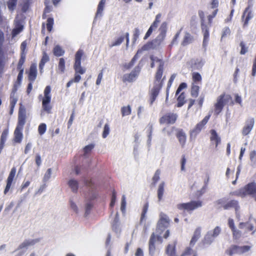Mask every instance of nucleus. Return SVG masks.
Returning a JSON list of instances; mask_svg holds the SVG:
<instances>
[{
	"instance_id": "obj_16",
	"label": "nucleus",
	"mask_w": 256,
	"mask_h": 256,
	"mask_svg": "<svg viewBox=\"0 0 256 256\" xmlns=\"http://www.w3.org/2000/svg\"><path fill=\"white\" fill-rule=\"evenodd\" d=\"M254 15L251 10L250 6H248L244 10L242 16V20L243 22L242 27L246 28L249 21L253 18Z\"/></svg>"
},
{
	"instance_id": "obj_23",
	"label": "nucleus",
	"mask_w": 256,
	"mask_h": 256,
	"mask_svg": "<svg viewBox=\"0 0 256 256\" xmlns=\"http://www.w3.org/2000/svg\"><path fill=\"white\" fill-rule=\"evenodd\" d=\"M37 69L35 64H31L28 74V80L30 82H34L36 78Z\"/></svg>"
},
{
	"instance_id": "obj_41",
	"label": "nucleus",
	"mask_w": 256,
	"mask_h": 256,
	"mask_svg": "<svg viewBox=\"0 0 256 256\" xmlns=\"http://www.w3.org/2000/svg\"><path fill=\"white\" fill-rule=\"evenodd\" d=\"M193 38L192 36L188 32L186 33L183 40L182 42V44L183 46H186L188 45V44L191 43L192 41Z\"/></svg>"
},
{
	"instance_id": "obj_35",
	"label": "nucleus",
	"mask_w": 256,
	"mask_h": 256,
	"mask_svg": "<svg viewBox=\"0 0 256 256\" xmlns=\"http://www.w3.org/2000/svg\"><path fill=\"white\" fill-rule=\"evenodd\" d=\"M106 2V0H100L98 6L96 14V18H98V16H102Z\"/></svg>"
},
{
	"instance_id": "obj_27",
	"label": "nucleus",
	"mask_w": 256,
	"mask_h": 256,
	"mask_svg": "<svg viewBox=\"0 0 256 256\" xmlns=\"http://www.w3.org/2000/svg\"><path fill=\"white\" fill-rule=\"evenodd\" d=\"M138 74V73L136 71H132L130 74H125L122 76V81L124 82H132L136 80Z\"/></svg>"
},
{
	"instance_id": "obj_9",
	"label": "nucleus",
	"mask_w": 256,
	"mask_h": 256,
	"mask_svg": "<svg viewBox=\"0 0 256 256\" xmlns=\"http://www.w3.org/2000/svg\"><path fill=\"white\" fill-rule=\"evenodd\" d=\"M202 204V202L201 200H192L188 202L178 204L176 207L180 210H184L190 212L201 207Z\"/></svg>"
},
{
	"instance_id": "obj_50",
	"label": "nucleus",
	"mask_w": 256,
	"mask_h": 256,
	"mask_svg": "<svg viewBox=\"0 0 256 256\" xmlns=\"http://www.w3.org/2000/svg\"><path fill=\"white\" fill-rule=\"evenodd\" d=\"M23 30V26L21 24H18L14 28L12 32L13 36H14L20 33Z\"/></svg>"
},
{
	"instance_id": "obj_7",
	"label": "nucleus",
	"mask_w": 256,
	"mask_h": 256,
	"mask_svg": "<svg viewBox=\"0 0 256 256\" xmlns=\"http://www.w3.org/2000/svg\"><path fill=\"white\" fill-rule=\"evenodd\" d=\"M51 88L50 86H47L44 92V96L40 95L38 98H41L42 110L47 114L52 113V106L51 104Z\"/></svg>"
},
{
	"instance_id": "obj_51",
	"label": "nucleus",
	"mask_w": 256,
	"mask_h": 256,
	"mask_svg": "<svg viewBox=\"0 0 256 256\" xmlns=\"http://www.w3.org/2000/svg\"><path fill=\"white\" fill-rule=\"evenodd\" d=\"M232 233L233 238L235 240L239 239L242 236V232L240 230L234 228L231 230Z\"/></svg>"
},
{
	"instance_id": "obj_26",
	"label": "nucleus",
	"mask_w": 256,
	"mask_h": 256,
	"mask_svg": "<svg viewBox=\"0 0 256 256\" xmlns=\"http://www.w3.org/2000/svg\"><path fill=\"white\" fill-rule=\"evenodd\" d=\"M165 252L167 256H178L176 254V244H168L166 248Z\"/></svg>"
},
{
	"instance_id": "obj_20",
	"label": "nucleus",
	"mask_w": 256,
	"mask_h": 256,
	"mask_svg": "<svg viewBox=\"0 0 256 256\" xmlns=\"http://www.w3.org/2000/svg\"><path fill=\"white\" fill-rule=\"evenodd\" d=\"M161 17L162 14L160 13L156 15L154 20L151 24L150 26L148 28L144 36V40H146L151 35L153 30L156 29L158 28V25L160 22Z\"/></svg>"
},
{
	"instance_id": "obj_10",
	"label": "nucleus",
	"mask_w": 256,
	"mask_h": 256,
	"mask_svg": "<svg viewBox=\"0 0 256 256\" xmlns=\"http://www.w3.org/2000/svg\"><path fill=\"white\" fill-rule=\"evenodd\" d=\"M250 246H238L235 244L230 246L225 252L226 254L229 256H232L234 254H240L249 251Z\"/></svg>"
},
{
	"instance_id": "obj_49",
	"label": "nucleus",
	"mask_w": 256,
	"mask_h": 256,
	"mask_svg": "<svg viewBox=\"0 0 256 256\" xmlns=\"http://www.w3.org/2000/svg\"><path fill=\"white\" fill-rule=\"evenodd\" d=\"M54 24V18H48L46 20V28L48 32H50L52 29L53 25Z\"/></svg>"
},
{
	"instance_id": "obj_18",
	"label": "nucleus",
	"mask_w": 256,
	"mask_h": 256,
	"mask_svg": "<svg viewBox=\"0 0 256 256\" xmlns=\"http://www.w3.org/2000/svg\"><path fill=\"white\" fill-rule=\"evenodd\" d=\"M254 122L255 120L254 118H250L246 120L245 124L242 130V134L244 136H246L250 134L254 128Z\"/></svg>"
},
{
	"instance_id": "obj_56",
	"label": "nucleus",
	"mask_w": 256,
	"mask_h": 256,
	"mask_svg": "<svg viewBox=\"0 0 256 256\" xmlns=\"http://www.w3.org/2000/svg\"><path fill=\"white\" fill-rule=\"evenodd\" d=\"M218 12V9L216 8L213 12L212 13V14H210V15L208 16V25L209 27L211 26V24H212V19H213V18H214L216 16Z\"/></svg>"
},
{
	"instance_id": "obj_44",
	"label": "nucleus",
	"mask_w": 256,
	"mask_h": 256,
	"mask_svg": "<svg viewBox=\"0 0 256 256\" xmlns=\"http://www.w3.org/2000/svg\"><path fill=\"white\" fill-rule=\"evenodd\" d=\"M131 112L132 110L130 106H124L121 108V112L122 116L130 115Z\"/></svg>"
},
{
	"instance_id": "obj_48",
	"label": "nucleus",
	"mask_w": 256,
	"mask_h": 256,
	"mask_svg": "<svg viewBox=\"0 0 256 256\" xmlns=\"http://www.w3.org/2000/svg\"><path fill=\"white\" fill-rule=\"evenodd\" d=\"M94 144H90L84 146L83 149L84 150V156H87V154H90L92 150L94 148Z\"/></svg>"
},
{
	"instance_id": "obj_43",
	"label": "nucleus",
	"mask_w": 256,
	"mask_h": 256,
	"mask_svg": "<svg viewBox=\"0 0 256 256\" xmlns=\"http://www.w3.org/2000/svg\"><path fill=\"white\" fill-rule=\"evenodd\" d=\"M66 62L64 58H62L59 59L58 64V70L60 73H64L65 71Z\"/></svg>"
},
{
	"instance_id": "obj_5",
	"label": "nucleus",
	"mask_w": 256,
	"mask_h": 256,
	"mask_svg": "<svg viewBox=\"0 0 256 256\" xmlns=\"http://www.w3.org/2000/svg\"><path fill=\"white\" fill-rule=\"evenodd\" d=\"M230 196L244 198L247 196H252L256 202V182H250L243 188L230 192Z\"/></svg>"
},
{
	"instance_id": "obj_63",
	"label": "nucleus",
	"mask_w": 256,
	"mask_h": 256,
	"mask_svg": "<svg viewBox=\"0 0 256 256\" xmlns=\"http://www.w3.org/2000/svg\"><path fill=\"white\" fill-rule=\"evenodd\" d=\"M251 75L253 77L255 76L256 75V55L252 62Z\"/></svg>"
},
{
	"instance_id": "obj_55",
	"label": "nucleus",
	"mask_w": 256,
	"mask_h": 256,
	"mask_svg": "<svg viewBox=\"0 0 256 256\" xmlns=\"http://www.w3.org/2000/svg\"><path fill=\"white\" fill-rule=\"evenodd\" d=\"M220 231L221 230L219 226H216L212 232H208L210 233L211 236H212L214 240V238L219 235Z\"/></svg>"
},
{
	"instance_id": "obj_45",
	"label": "nucleus",
	"mask_w": 256,
	"mask_h": 256,
	"mask_svg": "<svg viewBox=\"0 0 256 256\" xmlns=\"http://www.w3.org/2000/svg\"><path fill=\"white\" fill-rule=\"evenodd\" d=\"M44 4L46 7L42 15V18L43 19H46V14L50 12L52 10V6L48 5V2H47L46 0H45Z\"/></svg>"
},
{
	"instance_id": "obj_58",
	"label": "nucleus",
	"mask_w": 256,
	"mask_h": 256,
	"mask_svg": "<svg viewBox=\"0 0 256 256\" xmlns=\"http://www.w3.org/2000/svg\"><path fill=\"white\" fill-rule=\"evenodd\" d=\"M230 30L228 27L226 26L222 30L221 40L230 35Z\"/></svg>"
},
{
	"instance_id": "obj_57",
	"label": "nucleus",
	"mask_w": 256,
	"mask_h": 256,
	"mask_svg": "<svg viewBox=\"0 0 256 256\" xmlns=\"http://www.w3.org/2000/svg\"><path fill=\"white\" fill-rule=\"evenodd\" d=\"M23 73H24V70H19V73L18 74V77H17V80L16 83L14 84V85H16V88H17L18 86H19L20 85L22 80L23 77Z\"/></svg>"
},
{
	"instance_id": "obj_60",
	"label": "nucleus",
	"mask_w": 256,
	"mask_h": 256,
	"mask_svg": "<svg viewBox=\"0 0 256 256\" xmlns=\"http://www.w3.org/2000/svg\"><path fill=\"white\" fill-rule=\"evenodd\" d=\"M109 133H110L109 126L108 124H106L104 126V130H103V132H102V138H106L107 136L108 135Z\"/></svg>"
},
{
	"instance_id": "obj_15",
	"label": "nucleus",
	"mask_w": 256,
	"mask_h": 256,
	"mask_svg": "<svg viewBox=\"0 0 256 256\" xmlns=\"http://www.w3.org/2000/svg\"><path fill=\"white\" fill-rule=\"evenodd\" d=\"M161 240V237L159 236H156L154 233H152L148 242V254L150 256H154L156 251V246L155 243L156 240Z\"/></svg>"
},
{
	"instance_id": "obj_46",
	"label": "nucleus",
	"mask_w": 256,
	"mask_h": 256,
	"mask_svg": "<svg viewBox=\"0 0 256 256\" xmlns=\"http://www.w3.org/2000/svg\"><path fill=\"white\" fill-rule=\"evenodd\" d=\"M26 56L25 54H20V58L18 62V64L17 66V69L18 70H24L22 68V66L24 65L25 60H26Z\"/></svg>"
},
{
	"instance_id": "obj_47",
	"label": "nucleus",
	"mask_w": 256,
	"mask_h": 256,
	"mask_svg": "<svg viewBox=\"0 0 256 256\" xmlns=\"http://www.w3.org/2000/svg\"><path fill=\"white\" fill-rule=\"evenodd\" d=\"M124 36H121L116 38L114 42L109 45L110 48L120 45L124 40Z\"/></svg>"
},
{
	"instance_id": "obj_4",
	"label": "nucleus",
	"mask_w": 256,
	"mask_h": 256,
	"mask_svg": "<svg viewBox=\"0 0 256 256\" xmlns=\"http://www.w3.org/2000/svg\"><path fill=\"white\" fill-rule=\"evenodd\" d=\"M84 55V50L82 49L78 50L74 56V69L75 72L74 78L69 80L66 84V87H70L74 82H78L81 80L80 74H84L86 69L81 66V60Z\"/></svg>"
},
{
	"instance_id": "obj_42",
	"label": "nucleus",
	"mask_w": 256,
	"mask_h": 256,
	"mask_svg": "<svg viewBox=\"0 0 256 256\" xmlns=\"http://www.w3.org/2000/svg\"><path fill=\"white\" fill-rule=\"evenodd\" d=\"M54 54L56 56H60L64 55V50L60 46H56L53 49Z\"/></svg>"
},
{
	"instance_id": "obj_22",
	"label": "nucleus",
	"mask_w": 256,
	"mask_h": 256,
	"mask_svg": "<svg viewBox=\"0 0 256 256\" xmlns=\"http://www.w3.org/2000/svg\"><path fill=\"white\" fill-rule=\"evenodd\" d=\"M176 136L178 138L182 147L184 148L186 142V136L183 130H178L176 133Z\"/></svg>"
},
{
	"instance_id": "obj_21",
	"label": "nucleus",
	"mask_w": 256,
	"mask_h": 256,
	"mask_svg": "<svg viewBox=\"0 0 256 256\" xmlns=\"http://www.w3.org/2000/svg\"><path fill=\"white\" fill-rule=\"evenodd\" d=\"M214 240L210 233L208 232L202 240L200 244L202 248H205L210 246Z\"/></svg>"
},
{
	"instance_id": "obj_30",
	"label": "nucleus",
	"mask_w": 256,
	"mask_h": 256,
	"mask_svg": "<svg viewBox=\"0 0 256 256\" xmlns=\"http://www.w3.org/2000/svg\"><path fill=\"white\" fill-rule=\"evenodd\" d=\"M39 239L26 240L22 242L18 246V249H22L30 246H33L39 242Z\"/></svg>"
},
{
	"instance_id": "obj_19",
	"label": "nucleus",
	"mask_w": 256,
	"mask_h": 256,
	"mask_svg": "<svg viewBox=\"0 0 256 256\" xmlns=\"http://www.w3.org/2000/svg\"><path fill=\"white\" fill-rule=\"evenodd\" d=\"M16 172V170L15 167H13L12 168L10 172L8 174V176L7 178V180H6V188L4 190V194H6L10 190L12 186V184L13 182V181L14 180V178H15Z\"/></svg>"
},
{
	"instance_id": "obj_29",
	"label": "nucleus",
	"mask_w": 256,
	"mask_h": 256,
	"mask_svg": "<svg viewBox=\"0 0 256 256\" xmlns=\"http://www.w3.org/2000/svg\"><path fill=\"white\" fill-rule=\"evenodd\" d=\"M190 246L186 247L183 252H182L180 256H198L197 252L194 251Z\"/></svg>"
},
{
	"instance_id": "obj_2",
	"label": "nucleus",
	"mask_w": 256,
	"mask_h": 256,
	"mask_svg": "<svg viewBox=\"0 0 256 256\" xmlns=\"http://www.w3.org/2000/svg\"><path fill=\"white\" fill-rule=\"evenodd\" d=\"M150 59L152 61L160 63L154 76V86L150 91V104L152 105L158 95L163 85L164 78L162 79V78L164 72V62L162 59L154 56H151Z\"/></svg>"
},
{
	"instance_id": "obj_12",
	"label": "nucleus",
	"mask_w": 256,
	"mask_h": 256,
	"mask_svg": "<svg viewBox=\"0 0 256 256\" xmlns=\"http://www.w3.org/2000/svg\"><path fill=\"white\" fill-rule=\"evenodd\" d=\"M178 118L176 114L174 112H168L164 114L159 120V122L162 124H174Z\"/></svg>"
},
{
	"instance_id": "obj_32",
	"label": "nucleus",
	"mask_w": 256,
	"mask_h": 256,
	"mask_svg": "<svg viewBox=\"0 0 256 256\" xmlns=\"http://www.w3.org/2000/svg\"><path fill=\"white\" fill-rule=\"evenodd\" d=\"M238 228L240 229L246 228V232H249L254 230V226L249 222H241L239 224Z\"/></svg>"
},
{
	"instance_id": "obj_62",
	"label": "nucleus",
	"mask_w": 256,
	"mask_h": 256,
	"mask_svg": "<svg viewBox=\"0 0 256 256\" xmlns=\"http://www.w3.org/2000/svg\"><path fill=\"white\" fill-rule=\"evenodd\" d=\"M26 46H27V42L26 40L22 42V44H20V50H21L20 54H25V55H26Z\"/></svg>"
},
{
	"instance_id": "obj_39",
	"label": "nucleus",
	"mask_w": 256,
	"mask_h": 256,
	"mask_svg": "<svg viewBox=\"0 0 256 256\" xmlns=\"http://www.w3.org/2000/svg\"><path fill=\"white\" fill-rule=\"evenodd\" d=\"M186 94L184 92H182L177 98L178 103L176 104L177 107L180 108L182 106L186 103Z\"/></svg>"
},
{
	"instance_id": "obj_52",
	"label": "nucleus",
	"mask_w": 256,
	"mask_h": 256,
	"mask_svg": "<svg viewBox=\"0 0 256 256\" xmlns=\"http://www.w3.org/2000/svg\"><path fill=\"white\" fill-rule=\"evenodd\" d=\"M160 170H157L154 174V176L152 177V184L154 186H155L156 184L157 183V182L160 180Z\"/></svg>"
},
{
	"instance_id": "obj_61",
	"label": "nucleus",
	"mask_w": 256,
	"mask_h": 256,
	"mask_svg": "<svg viewBox=\"0 0 256 256\" xmlns=\"http://www.w3.org/2000/svg\"><path fill=\"white\" fill-rule=\"evenodd\" d=\"M8 133V130L7 129L4 130L2 132L1 136H0V142L5 143Z\"/></svg>"
},
{
	"instance_id": "obj_34",
	"label": "nucleus",
	"mask_w": 256,
	"mask_h": 256,
	"mask_svg": "<svg viewBox=\"0 0 256 256\" xmlns=\"http://www.w3.org/2000/svg\"><path fill=\"white\" fill-rule=\"evenodd\" d=\"M165 183L162 182L159 184L157 190L158 198V201H160L162 199L164 191Z\"/></svg>"
},
{
	"instance_id": "obj_40",
	"label": "nucleus",
	"mask_w": 256,
	"mask_h": 256,
	"mask_svg": "<svg viewBox=\"0 0 256 256\" xmlns=\"http://www.w3.org/2000/svg\"><path fill=\"white\" fill-rule=\"evenodd\" d=\"M148 206H149V204H148V202H147L144 204V205L142 207L140 218V223H142V221L146 219V214L148 212Z\"/></svg>"
},
{
	"instance_id": "obj_25",
	"label": "nucleus",
	"mask_w": 256,
	"mask_h": 256,
	"mask_svg": "<svg viewBox=\"0 0 256 256\" xmlns=\"http://www.w3.org/2000/svg\"><path fill=\"white\" fill-rule=\"evenodd\" d=\"M200 236L201 228L200 227H198L195 230L194 232V234L190 242V246H194L195 245L196 243L198 240L200 238Z\"/></svg>"
},
{
	"instance_id": "obj_54",
	"label": "nucleus",
	"mask_w": 256,
	"mask_h": 256,
	"mask_svg": "<svg viewBox=\"0 0 256 256\" xmlns=\"http://www.w3.org/2000/svg\"><path fill=\"white\" fill-rule=\"evenodd\" d=\"M226 198H224L217 200L215 202V204L218 206V208H222L224 209V206L226 204Z\"/></svg>"
},
{
	"instance_id": "obj_53",
	"label": "nucleus",
	"mask_w": 256,
	"mask_h": 256,
	"mask_svg": "<svg viewBox=\"0 0 256 256\" xmlns=\"http://www.w3.org/2000/svg\"><path fill=\"white\" fill-rule=\"evenodd\" d=\"M240 46L241 48L240 54L242 55L245 54L248 51V48L246 46L244 42L243 41L240 42Z\"/></svg>"
},
{
	"instance_id": "obj_28",
	"label": "nucleus",
	"mask_w": 256,
	"mask_h": 256,
	"mask_svg": "<svg viewBox=\"0 0 256 256\" xmlns=\"http://www.w3.org/2000/svg\"><path fill=\"white\" fill-rule=\"evenodd\" d=\"M17 90L16 85H14V88H12V92L10 96V106L14 107L17 101L18 98L16 96V92Z\"/></svg>"
},
{
	"instance_id": "obj_3",
	"label": "nucleus",
	"mask_w": 256,
	"mask_h": 256,
	"mask_svg": "<svg viewBox=\"0 0 256 256\" xmlns=\"http://www.w3.org/2000/svg\"><path fill=\"white\" fill-rule=\"evenodd\" d=\"M26 110L25 108L20 104L18 113V122L14 133L12 142L20 144L23 138L22 130L26 122Z\"/></svg>"
},
{
	"instance_id": "obj_31",
	"label": "nucleus",
	"mask_w": 256,
	"mask_h": 256,
	"mask_svg": "<svg viewBox=\"0 0 256 256\" xmlns=\"http://www.w3.org/2000/svg\"><path fill=\"white\" fill-rule=\"evenodd\" d=\"M200 90V86L198 84L192 83L190 88V95L192 97L196 98Z\"/></svg>"
},
{
	"instance_id": "obj_17",
	"label": "nucleus",
	"mask_w": 256,
	"mask_h": 256,
	"mask_svg": "<svg viewBox=\"0 0 256 256\" xmlns=\"http://www.w3.org/2000/svg\"><path fill=\"white\" fill-rule=\"evenodd\" d=\"M231 208H234L235 210L236 214H238L240 210L239 202L237 200H229L228 198H226V204L224 206V210H228Z\"/></svg>"
},
{
	"instance_id": "obj_6",
	"label": "nucleus",
	"mask_w": 256,
	"mask_h": 256,
	"mask_svg": "<svg viewBox=\"0 0 256 256\" xmlns=\"http://www.w3.org/2000/svg\"><path fill=\"white\" fill-rule=\"evenodd\" d=\"M230 104V106H234V103L232 100L230 95L225 92L216 98V102L214 104V113L216 116H218L222 112L224 106Z\"/></svg>"
},
{
	"instance_id": "obj_36",
	"label": "nucleus",
	"mask_w": 256,
	"mask_h": 256,
	"mask_svg": "<svg viewBox=\"0 0 256 256\" xmlns=\"http://www.w3.org/2000/svg\"><path fill=\"white\" fill-rule=\"evenodd\" d=\"M50 60L49 57L46 52H44L42 54V58L39 64V68L42 71L44 67V66L46 62H48Z\"/></svg>"
},
{
	"instance_id": "obj_38",
	"label": "nucleus",
	"mask_w": 256,
	"mask_h": 256,
	"mask_svg": "<svg viewBox=\"0 0 256 256\" xmlns=\"http://www.w3.org/2000/svg\"><path fill=\"white\" fill-rule=\"evenodd\" d=\"M17 3L18 0H8L6 2L8 8L10 12H13L16 8Z\"/></svg>"
},
{
	"instance_id": "obj_33",
	"label": "nucleus",
	"mask_w": 256,
	"mask_h": 256,
	"mask_svg": "<svg viewBox=\"0 0 256 256\" xmlns=\"http://www.w3.org/2000/svg\"><path fill=\"white\" fill-rule=\"evenodd\" d=\"M68 184L72 192L74 193L77 192L78 188V183L76 180L71 179L68 182Z\"/></svg>"
},
{
	"instance_id": "obj_14",
	"label": "nucleus",
	"mask_w": 256,
	"mask_h": 256,
	"mask_svg": "<svg viewBox=\"0 0 256 256\" xmlns=\"http://www.w3.org/2000/svg\"><path fill=\"white\" fill-rule=\"evenodd\" d=\"M210 114L206 116L200 122L198 123L195 127L190 130L191 136H196L204 128L210 118Z\"/></svg>"
},
{
	"instance_id": "obj_8",
	"label": "nucleus",
	"mask_w": 256,
	"mask_h": 256,
	"mask_svg": "<svg viewBox=\"0 0 256 256\" xmlns=\"http://www.w3.org/2000/svg\"><path fill=\"white\" fill-rule=\"evenodd\" d=\"M198 15L200 19V26L204 34L202 46L204 47H206L210 36L209 26L208 25V22L206 24V22L204 14V12L202 10L199 11Z\"/></svg>"
},
{
	"instance_id": "obj_37",
	"label": "nucleus",
	"mask_w": 256,
	"mask_h": 256,
	"mask_svg": "<svg viewBox=\"0 0 256 256\" xmlns=\"http://www.w3.org/2000/svg\"><path fill=\"white\" fill-rule=\"evenodd\" d=\"M192 82L196 84H201L202 77L200 74L198 72H194L192 74Z\"/></svg>"
},
{
	"instance_id": "obj_11",
	"label": "nucleus",
	"mask_w": 256,
	"mask_h": 256,
	"mask_svg": "<svg viewBox=\"0 0 256 256\" xmlns=\"http://www.w3.org/2000/svg\"><path fill=\"white\" fill-rule=\"evenodd\" d=\"M4 40V35L3 32L0 30V74L4 71L6 64L8 60L5 52L2 48Z\"/></svg>"
},
{
	"instance_id": "obj_24",
	"label": "nucleus",
	"mask_w": 256,
	"mask_h": 256,
	"mask_svg": "<svg viewBox=\"0 0 256 256\" xmlns=\"http://www.w3.org/2000/svg\"><path fill=\"white\" fill-rule=\"evenodd\" d=\"M210 140L212 143L215 144L216 148L221 142L220 138L218 136L216 130H210Z\"/></svg>"
},
{
	"instance_id": "obj_1",
	"label": "nucleus",
	"mask_w": 256,
	"mask_h": 256,
	"mask_svg": "<svg viewBox=\"0 0 256 256\" xmlns=\"http://www.w3.org/2000/svg\"><path fill=\"white\" fill-rule=\"evenodd\" d=\"M168 29V24L166 22H163L158 28L159 34L156 38L148 42L146 44H144L140 49L137 51L136 54L134 56L131 61L128 64V68H130L134 64L135 62L138 58V54L142 53L143 51L148 50L150 49H154L156 46H159L162 42L164 40Z\"/></svg>"
},
{
	"instance_id": "obj_13",
	"label": "nucleus",
	"mask_w": 256,
	"mask_h": 256,
	"mask_svg": "<svg viewBox=\"0 0 256 256\" xmlns=\"http://www.w3.org/2000/svg\"><path fill=\"white\" fill-rule=\"evenodd\" d=\"M170 220L167 216L164 214H160V218L158 222L156 230L161 234V232L168 226Z\"/></svg>"
},
{
	"instance_id": "obj_64",
	"label": "nucleus",
	"mask_w": 256,
	"mask_h": 256,
	"mask_svg": "<svg viewBox=\"0 0 256 256\" xmlns=\"http://www.w3.org/2000/svg\"><path fill=\"white\" fill-rule=\"evenodd\" d=\"M84 184L86 186L90 188H92L94 186V183L92 179L84 180Z\"/></svg>"
},
{
	"instance_id": "obj_59",
	"label": "nucleus",
	"mask_w": 256,
	"mask_h": 256,
	"mask_svg": "<svg viewBox=\"0 0 256 256\" xmlns=\"http://www.w3.org/2000/svg\"><path fill=\"white\" fill-rule=\"evenodd\" d=\"M46 126L45 124H40L38 127V132L40 135H42L46 131Z\"/></svg>"
}]
</instances>
